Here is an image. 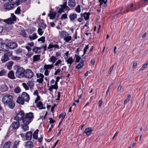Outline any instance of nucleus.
I'll return each mask as SVG.
<instances>
[{"label":"nucleus","mask_w":148,"mask_h":148,"mask_svg":"<svg viewBox=\"0 0 148 148\" xmlns=\"http://www.w3.org/2000/svg\"><path fill=\"white\" fill-rule=\"evenodd\" d=\"M24 116V112L22 111L20 112L15 117L14 119L17 121H19L23 119Z\"/></svg>","instance_id":"423d86ee"},{"label":"nucleus","mask_w":148,"mask_h":148,"mask_svg":"<svg viewBox=\"0 0 148 148\" xmlns=\"http://www.w3.org/2000/svg\"><path fill=\"white\" fill-rule=\"evenodd\" d=\"M21 91L20 88L18 87H16L14 90V91L16 93H19Z\"/></svg>","instance_id":"a18cd8bd"},{"label":"nucleus","mask_w":148,"mask_h":148,"mask_svg":"<svg viewBox=\"0 0 148 148\" xmlns=\"http://www.w3.org/2000/svg\"><path fill=\"white\" fill-rule=\"evenodd\" d=\"M89 48V45H86L84 48V55L86 54V52L87 49Z\"/></svg>","instance_id":"4d7b16f0"},{"label":"nucleus","mask_w":148,"mask_h":148,"mask_svg":"<svg viewBox=\"0 0 148 148\" xmlns=\"http://www.w3.org/2000/svg\"><path fill=\"white\" fill-rule=\"evenodd\" d=\"M75 10L77 11V12L79 13L80 12V7L79 5H78L77 8Z\"/></svg>","instance_id":"052dcab7"},{"label":"nucleus","mask_w":148,"mask_h":148,"mask_svg":"<svg viewBox=\"0 0 148 148\" xmlns=\"http://www.w3.org/2000/svg\"><path fill=\"white\" fill-rule=\"evenodd\" d=\"M41 49L39 47H34L33 48L32 50L33 51L36 53H39L41 51Z\"/></svg>","instance_id":"a211bd4d"},{"label":"nucleus","mask_w":148,"mask_h":148,"mask_svg":"<svg viewBox=\"0 0 148 148\" xmlns=\"http://www.w3.org/2000/svg\"><path fill=\"white\" fill-rule=\"evenodd\" d=\"M19 142V141H15L12 148H17V146L18 145Z\"/></svg>","instance_id":"09e8293b"},{"label":"nucleus","mask_w":148,"mask_h":148,"mask_svg":"<svg viewBox=\"0 0 148 148\" xmlns=\"http://www.w3.org/2000/svg\"><path fill=\"white\" fill-rule=\"evenodd\" d=\"M24 101H25L21 97H18L17 100V102L18 103L20 104H24Z\"/></svg>","instance_id":"c756f323"},{"label":"nucleus","mask_w":148,"mask_h":148,"mask_svg":"<svg viewBox=\"0 0 148 148\" xmlns=\"http://www.w3.org/2000/svg\"><path fill=\"white\" fill-rule=\"evenodd\" d=\"M9 60L8 56L6 54H4L1 58V60L3 62H5Z\"/></svg>","instance_id":"bb28decb"},{"label":"nucleus","mask_w":148,"mask_h":148,"mask_svg":"<svg viewBox=\"0 0 148 148\" xmlns=\"http://www.w3.org/2000/svg\"><path fill=\"white\" fill-rule=\"evenodd\" d=\"M38 34L40 35H42L43 33V32L42 31V29L40 28H39L38 30Z\"/></svg>","instance_id":"5fc2aeb1"},{"label":"nucleus","mask_w":148,"mask_h":148,"mask_svg":"<svg viewBox=\"0 0 148 148\" xmlns=\"http://www.w3.org/2000/svg\"><path fill=\"white\" fill-rule=\"evenodd\" d=\"M14 7V4L9 3H5L3 6L4 8L7 10H12Z\"/></svg>","instance_id":"0eeeda50"},{"label":"nucleus","mask_w":148,"mask_h":148,"mask_svg":"<svg viewBox=\"0 0 148 148\" xmlns=\"http://www.w3.org/2000/svg\"><path fill=\"white\" fill-rule=\"evenodd\" d=\"M45 37L44 36H42L40 38L38 39V41H41L42 43H44L45 41Z\"/></svg>","instance_id":"603ef678"},{"label":"nucleus","mask_w":148,"mask_h":148,"mask_svg":"<svg viewBox=\"0 0 148 148\" xmlns=\"http://www.w3.org/2000/svg\"><path fill=\"white\" fill-rule=\"evenodd\" d=\"M15 51L16 54H18L22 53V50L21 48H18V49L16 50H15Z\"/></svg>","instance_id":"49530a36"},{"label":"nucleus","mask_w":148,"mask_h":148,"mask_svg":"<svg viewBox=\"0 0 148 148\" xmlns=\"http://www.w3.org/2000/svg\"><path fill=\"white\" fill-rule=\"evenodd\" d=\"M61 61L60 60H58L55 64L54 65L56 66L58 65L59 64L61 63Z\"/></svg>","instance_id":"680f3d73"},{"label":"nucleus","mask_w":148,"mask_h":148,"mask_svg":"<svg viewBox=\"0 0 148 148\" xmlns=\"http://www.w3.org/2000/svg\"><path fill=\"white\" fill-rule=\"evenodd\" d=\"M67 17L66 14H64L62 15L61 18V19L62 20L63 19H65Z\"/></svg>","instance_id":"0e129e2a"},{"label":"nucleus","mask_w":148,"mask_h":148,"mask_svg":"<svg viewBox=\"0 0 148 148\" xmlns=\"http://www.w3.org/2000/svg\"><path fill=\"white\" fill-rule=\"evenodd\" d=\"M13 64L12 61H10L8 62L6 64V65L7 66V68L9 70H10L11 68V67Z\"/></svg>","instance_id":"e433bc0d"},{"label":"nucleus","mask_w":148,"mask_h":148,"mask_svg":"<svg viewBox=\"0 0 148 148\" xmlns=\"http://www.w3.org/2000/svg\"><path fill=\"white\" fill-rule=\"evenodd\" d=\"M22 85L25 90H27L29 89V88L28 86L25 83H23L22 84Z\"/></svg>","instance_id":"6e6d98bb"},{"label":"nucleus","mask_w":148,"mask_h":148,"mask_svg":"<svg viewBox=\"0 0 148 148\" xmlns=\"http://www.w3.org/2000/svg\"><path fill=\"white\" fill-rule=\"evenodd\" d=\"M33 118V114L32 112L27 113L25 118L23 119V122L24 124H29L32 121Z\"/></svg>","instance_id":"7ed1b4c3"},{"label":"nucleus","mask_w":148,"mask_h":148,"mask_svg":"<svg viewBox=\"0 0 148 148\" xmlns=\"http://www.w3.org/2000/svg\"><path fill=\"white\" fill-rule=\"evenodd\" d=\"M11 145V143L10 141L7 142L3 146V148H10Z\"/></svg>","instance_id":"72a5a7b5"},{"label":"nucleus","mask_w":148,"mask_h":148,"mask_svg":"<svg viewBox=\"0 0 148 148\" xmlns=\"http://www.w3.org/2000/svg\"><path fill=\"white\" fill-rule=\"evenodd\" d=\"M8 87L5 84H3L1 86V90L2 91L5 92L8 90Z\"/></svg>","instance_id":"a878e982"},{"label":"nucleus","mask_w":148,"mask_h":148,"mask_svg":"<svg viewBox=\"0 0 148 148\" xmlns=\"http://www.w3.org/2000/svg\"><path fill=\"white\" fill-rule=\"evenodd\" d=\"M40 59V55L39 54L34 55L33 57V61L34 62L38 61Z\"/></svg>","instance_id":"cd10ccee"},{"label":"nucleus","mask_w":148,"mask_h":148,"mask_svg":"<svg viewBox=\"0 0 148 148\" xmlns=\"http://www.w3.org/2000/svg\"><path fill=\"white\" fill-rule=\"evenodd\" d=\"M28 124H24L23 125H21V128L24 131H26L28 129Z\"/></svg>","instance_id":"f704fd0d"},{"label":"nucleus","mask_w":148,"mask_h":148,"mask_svg":"<svg viewBox=\"0 0 148 148\" xmlns=\"http://www.w3.org/2000/svg\"><path fill=\"white\" fill-rule=\"evenodd\" d=\"M89 13H85L84 15V17L86 20H88L89 18Z\"/></svg>","instance_id":"37998d69"},{"label":"nucleus","mask_w":148,"mask_h":148,"mask_svg":"<svg viewBox=\"0 0 148 148\" xmlns=\"http://www.w3.org/2000/svg\"><path fill=\"white\" fill-rule=\"evenodd\" d=\"M148 65V61L146 62V63L145 64H144L143 65L142 67L144 69L146 68L147 67Z\"/></svg>","instance_id":"774afa93"},{"label":"nucleus","mask_w":148,"mask_h":148,"mask_svg":"<svg viewBox=\"0 0 148 148\" xmlns=\"http://www.w3.org/2000/svg\"><path fill=\"white\" fill-rule=\"evenodd\" d=\"M55 70H56V71H55L54 74L55 75H56L58 73H59L61 71V70L60 69H55Z\"/></svg>","instance_id":"bf43d9fd"},{"label":"nucleus","mask_w":148,"mask_h":148,"mask_svg":"<svg viewBox=\"0 0 148 148\" xmlns=\"http://www.w3.org/2000/svg\"><path fill=\"white\" fill-rule=\"evenodd\" d=\"M29 37L30 40H34L37 38V36L36 34L34 33L31 36H29Z\"/></svg>","instance_id":"4c0bfd02"},{"label":"nucleus","mask_w":148,"mask_h":148,"mask_svg":"<svg viewBox=\"0 0 148 148\" xmlns=\"http://www.w3.org/2000/svg\"><path fill=\"white\" fill-rule=\"evenodd\" d=\"M13 58V59L14 60H19L20 59V57H17V56H14Z\"/></svg>","instance_id":"338daca9"},{"label":"nucleus","mask_w":148,"mask_h":148,"mask_svg":"<svg viewBox=\"0 0 148 148\" xmlns=\"http://www.w3.org/2000/svg\"><path fill=\"white\" fill-rule=\"evenodd\" d=\"M8 47L10 49H13L17 46V44L15 42H11L8 44Z\"/></svg>","instance_id":"f8f14e48"},{"label":"nucleus","mask_w":148,"mask_h":148,"mask_svg":"<svg viewBox=\"0 0 148 148\" xmlns=\"http://www.w3.org/2000/svg\"><path fill=\"white\" fill-rule=\"evenodd\" d=\"M36 75L37 78L36 81L39 83H42L43 81L44 75L42 73H36Z\"/></svg>","instance_id":"1a4fd4ad"},{"label":"nucleus","mask_w":148,"mask_h":148,"mask_svg":"<svg viewBox=\"0 0 148 148\" xmlns=\"http://www.w3.org/2000/svg\"><path fill=\"white\" fill-rule=\"evenodd\" d=\"M24 76L27 78H31L34 76V74L33 72L31 70H25Z\"/></svg>","instance_id":"6e6552de"},{"label":"nucleus","mask_w":148,"mask_h":148,"mask_svg":"<svg viewBox=\"0 0 148 148\" xmlns=\"http://www.w3.org/2000/svg\"><path fill=\"white\" fill-rule=\"evenodd\" d=\"M114 66V64H113L112 66L110 68L109 71L108 72V74H110L111 73V72Z\"/></svg>","instance_id":"69168bd1"},{"label":"nucleus","mask_w":148,"mask_h":148,"mask_svg":"<svg viewBox=\"0 0 148 148\" xmlns=\"http://www.w3.org/2000/svg\"><path fill=\"white\" fill-rule=\"evenodd\" d=\"M36 105L39 109H45V107L43 106L42 103L40 101L38 102Z\"/></svg>","instance_id":"412c9836"},{"label":"nucleus","mask_w":148,"mask_h":148,"mask_svg":"<svg viewBox=\"0 0 148 148\" xmlns=\"http://www.w3.org/2000/svg\"><path fill=\"white\" fill-rule=\"evenodd\" d=\"M15 69L16 70L15 73V75L16 77L19 78H22L24 77L25 70L23 68L16 65L15 66Z\"/></svg>","instance_id":"f03ea898"},{"label":"nucleus","mask_w":148,"mask_h":148,"mask_svg":"<svg viewBox=\"0 0 148 148\" xmlns=\"http://www.w3.org/2000/svg\"><path fill=\"white\" fill-rule=\"evenodd\" d=\"M28 86L31 89L34 86V84L32 81H29L27 84Z\"/></svg>","instance_id":"79ce46f5"},{"label":"nucleus","mask_w":148,"mask_h":148,"mask_svg":"<svg viewBox=\"0 0 148 148\" xmlns=\"http://www.w3.org/2000/svg\"><path fill=\"white\" fill-rule=\"evenodd\" d=\"M77 17V15L75 14H71L69 16V17L71 21L74 20Z\"/></svg>","instance_id":"2f4dec72"},{"label":"nucleus","mask_w":148,"mask_h":148,"mask_svg":"<svg viewBox=\"0 0 148 148\" xmlns=\"http://www.w3.org/2000/svg\"><path fill=\"white\" fill-rule=\"evenodd\" d=\"M8 49V45L5 43H0V50L3 51H6Z\"/></svg>","instance_id":"9b49d317"},{"label":"nucleus","mask_w":148,"mask_h":148,"mask_svg":"<svg viewBox=\"0 0 148 148\" xmlns=\"http://www.w3.org/2000/svg\"><path fill=\"white\" fill-rule=\"evenodd\" d=\"M148 1V0H141L139 1L138 2V3L140 5L142 3H144V2H145Z\"/></svg>","instance_id":"13d9d810"},{"label":"nucleus","mask_w":148,"mask_h":148,"mask_svg":"<svg viewBox=\"0 0 148 148\" xmlns=\"http://www.w3.org/2000/svg\"><path fill=\"white\" fill-rule=\"evenodd\" d=\"M10 3L15 4L17 6L20 4V0H8Z\"/></svg>","instance_id":"5701e85b"},{"label":"nucleus","mask_w":148,"mask_h":148,"mask_svg":"<svg viewBox=\"0 0 148 148\" xmlns=\"http://www.w3.org/2000/svg\"><path fill=\"white\" fill-rule=\"evenodd\" d=\"M38 132V130H37L34 132V134H33V138H34L36 139H37V135Z\"/></svg>","instance_id":"ea45409f"},{"label":"nucleus","mask_w":148,"mask_h":148,"mask_svg":"<svg viewBox=\"0 0 148 148\" xmlns=\"http://www.w3.org/2000/svg\"><path fill=\"white\" fill-rule=\"evenodd\" d=\"M2 102L5 105L7 106L11 109L13 108L15 106L12 97L10 95H4L2 97Z\"/></svg>","instance_id":"f257e3e1"},{"label":"nucleus","mask_w":148,"mask_h":148,"mask_svg":"<svg viewBox=\"0 0 148 148\" xmlns=\"http://www.w3.org/2000/svg\"><path fill=\"white\" fill-rule=\"evenodd\" d=\"M68 5L70 7H74L75 5V3L74 0H69L68 2Z\"/></svg>","instance_id":"6ab92c4d"},{"label":"nucleus","mask_w":148,"mask_h":148,"mask_svg":"<svg viewBox=\"0 0 148 148\" xmlns=\"http://www.w3.org/2000/svg\"><path fill=\"white\" fill-rule=\"evenodd\" d=\"M82 90H79L78 93V99H80L82 97Z\"/></svg>","instance_id":"3c124183"},{"label":"nucleus","mask_w":148,"mask_h":148,"mask_svg":"<svg viewBox=\"0 0 148 148\" xmlns=\"http://www.w3.org/2000/svg\"><path fill=\"white\" fill-rule=\"evenodd\" d=\"M20 125L19 121L13 122H12L11 126L13 129H17Z\"/></svg>","instance_id":"4468645a"},{"label":"nucleus","mask_w":148,"mask_h":148,"mask_svg":"<svg viewBox=\"0 0 148 148\" xmlns=\"http://www.w3.org/2000/svg\"><path fill=\"white\" fill-rule=\"evenodd\" d=\"M25 148H32L33 146V143L31 141H27L25 143Z\"/></svg>","instance_id":"2eb2a0df"},{"label":"nucleus","mask_w":148,"mask_h":148,"mask_svg":"<svg viewBox=\"0 0 148 148\" xmlns=\"http://www.w3.org/2000/svg\"><path fill=\"white\" fill-rule=\"evenodd\" d=\"M134 6V4L133 3H131L130 4V8L131 9V10L130 11H135L136 10H138V9L142 7V6L140 5L139 6H138L137 5H136V7L134 8H132ZM129 10H127V12H128Z\"/></svg>","instance_id":"ddd939ff"},{"label":"nucleus","mask_w":148,"mask_h":148,"mask_svg":"<svg viewBox=\"0 0 148 148\" xmlns=\"http://www.w3.org/2000/svg\"><path fill=\"white\" fill-rule=\"evenodd\" d=\"M21 35L23 36L24 37H25L26 36V33L25 31H21Z\"/></svg>","instance_id":"e2e57ef3"},{"label":"nucleus","mask_w":148,"mask_h":148,"mask_svg":"<svg viewBox=\"0 0 148 148\" xmlns=\"http://www.w3.org/2000/svg\"><path fill=\"white\" fill-rule=\"evenodd\" d=\"M8 76L9 78L11 79H15L14 72L12 71H10L9 72L8 74Z\"/></svg>","instance_id":"aec40b11"},{"label":"nucleus","mask_w":148,"mask_h":148,"mask_svg":"<svg viewBox=\"0 0 148 148\" xmlns=\"http://www.w3.org/2000/svg\"><path fill=\"white\" fill-rule=\"evenodd\" d=\"M64 2L63 4L61 5V7L62 8H69L68 6L66 5L67 0H64Z\"/></svg>","instance_id":"a19ab883"},{"label":"nucleus","mask_w":148,"mask_h":148,"mask_svg":"<svg viewBox=\"0 0 148 148\" xmlns=\"http://www.w3.org/2000/svg\"><path fill=\"white\" fill-rule=\"evenodd\" d=\"M58 88V85L56 84V85H53L51 86H49V90L51 92L52 91V90L53 89L57 90Z\"/></svg>","instance_id":"473e14b6"},{"label":"nucleus","mask_w":148,"mask_h":148,"mask_svg":"<svg viewBox=\"0 0 148 148\" xmlns=\"http://www.w3.org/2000/svg\"><path fill=\"white\" fill-rule=\"evenodd\" d=\"M32 133L31 132H27L25 135L26 139L27 140H30L32 138Z\"/></svg>","instance_id":"b1692460"},{"label":"nucleus","mask_w":148,"mask_h":148,"mask_svg":"<svg viewBox=\"0 0 148 148\" xmlns=\"http://www.w3.org/2000/svg\"><path fill=\"white\" fill-rule=\"evenodd\" d=\"M85 59L82 60L80 63L77 66H76L75 68L77 69H79L82 68L84 65V63L85 62Z\"/></svg>","instance_id":"4be33fe9"},{"label":"nucleus","mask_w":148,"mask_h":148,"mask_svg":"<svg viewBox=\"0 0 148 148\" xmlns=\"http://www.w3.org/2000/svg\"><path fill=\"white\" fill-rule=\"evenodd\" d=\"M99 2L100 3L99 6L101 5L103 3H104L103 6L105 7L107 6V0H99Z\"/></svg>","instance_id":"7c9ffc66"},{"label":"nucleus","mask_w":148,"mask_h":148,"mask_svg":"<svg viewBox=\"0 0 148 148\" xmlns=\"http://www.w3.org/2000/svg\"><path fill=\"white\" fill-rule=\"evenodd\" d=\"M57 60V58L54 56H52L50 58V61L53 63H54Z\"/></svg>","instance_id":"58836bf2"},{"label":"nucleus","mask_w":148,"mask_h":148,"mask_svg":"<svg viewBox=\"0 0 148 148\" xmlns=\"http://www.w3.org/2000/svg\"><path fill=\"white\" fill-rule=\"evenodd\" d=\"M44 69L45 70L51 69L53 67V64L51 65L45 64L44 66Z\"/></svg>","instance_id":"c85d7f7f"},{"label":"nucleus","mask_w":148,"mask_h":148,"mask_svg":"<svg viewBox=\"0 0 148 148\" xmlns=\"http://www.w3.org/2000/svg\"><path fill=\"white\" fill-rule=\"evenodd\" d=\"M131 97V96L130 95H127V99L124 101V104H126L127 102L129 101Z\"/></svg>","instance_id":"c03bdc74"},{"label":"nucleus","mask_w":148,"mask_h":148,"mask_svg":"<svg viewBox=\"0 0 148 148\" xmlns=\"http://www.w3.org/2000/svg\"><path fill=\"white\" fill-rule=\"evenodd\" d=\"M60 36L61 38H63L64 40L66 42L70 41L72 37L68 33L65 31H62L60 32Z\"/></svg>","instance_id":"20e7f679"},{"label":"nucleus","mask_w":148,"mask_h":148,"mask_svg":"<svg viewBox=\"0 0 148 148\" xmlns=\"http://www.w3.org/2000/svg\"><path fill=\"white\" fill-rule=\"evenodd\" d=\"M73 60L72 57L69 58L66 60V62L70 64L69 67L71 65L72 63L73 62Z\"/></svg>","instance_id":"c9c22d12"},{"label":"nucleus","mask_w":148,"mask_h":148,"mask_svg":"<svg viewBox=\"0 0 148 148\" xmlns=\"http://www.w3.org/2000/svg\"><path fill=\"white\" fill-rule=\"evenodd\" d=\"M75 61L77 62H78L81 59V57L76 55H75Z\"/></svg>","instance_id":"de8ad7c7"},{"label":"nucleus","mask_w":148,"mask_h":148,"mask_svg":"<svg viewBox=\"0 0 148 148\" xmlns=\"http://www.w3.org/2000/svg\"><path fill=\"white\" fill-rule=\"evenodd\" d=\"M11 17L7 19L4 20L3 21L8 24L11 25L14 23L16 20V17L13 14H11Z\"/></svg>","instance_id":"39448f33"},{"label":"nucleus","mask_w":148,"mask_h":148,"mask_svg":"<svg viewBox=\"0 0 148 148\" xmlns=\"http://www.w3.org/2000/svg\"><path fill=\"white\" fill-rule=\"evenodd\" d=\"M53 48H54L55 49H58L59 48V46L57 44L52 45L50 43L47 49H49Z\"/></svg>","instance_id":"393cba45"},{"label":"nucleus","mask_w":148,"mask_h":148,"mask_svg":"<svg viewBox=\"0 0 148 148\" xmlns=\"http://www.w3.org/2000/svg\"><path fill=\"white\" fill-rule=\"evenodd\" d=\"M20 7H18L15 11V13L16 14H20Z\"/></svg>","instance_id":"864d4df0"},{"label":"nucleus","mask_w":148,"mask_h":148,"mask_svg":"<svg viewBox=\"0 0 148 148\" xmlns=\"http://www.w3.org/2000/svg\"><path fill=\"white\" fill-rule=\"evenodd\" d=\"M56 15V13L55 12L50 11V13L48 14V16L49 17L50 19H54Z\"/></svg>","instance_id":"f3484780"},{"label":"nucleus","mask_w":148,"mask_h":148,"mask_svg":"<svg viewBox=\"0 0 148 148\" xmlns=\"http://www.w3.org/2000/svg\"><path fill=\"white\" fill-rule=\"evenodd\" d=\"M6 71L5 70H3L0 71V76H3L5 75Z\"/></svg>","instance_id":"8fccbe9b"},{"label":"nucleus","mask_w":148,"mask_h":148,"mask_svg":"<svg viewBox=\"0 0 148 148\" xmlns=\"http://www.w3.org/2000/svg\"><path fill=\"white\" fill-rule=\"evenodd\" d=\"M21 97L25 101L28 102L29 99V95L26 92H23L21 95Z\"/></svg>","instance_id":"9d476101"},{"label":"nucleus","mask_w":148,"mask_h":148,"mask_svg":"<svg viewBox=\"0 0 148 148\" xmlns=\"http://www.w3.org/2000/svg\"><path fill=\"white\" fill-rule=\"evenodd\" d=\"M93 130L90 127H88L85 129L84 132L87 136H89L92 133Z\"/></svg>","instance_id":"dca6fc26"}]
</instances>
